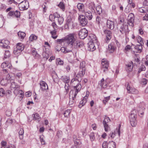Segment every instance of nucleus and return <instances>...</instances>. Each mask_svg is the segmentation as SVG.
Instances as JSON below:
<instances>
[{
	"mask_svg": "<svg viewBox=\"0 0 148 148\" xmlns=\"http://www.w3.org/2000/svg\"><path fill=\"white\" fill-rule=\"evenodd\" d=\"M104 33L106 35H112V33L110 30H109L108 29H105L104 30Z\"/></svg>",
	"mask_w": 148,
	"mask_h": 148,
	"instance_id": "obj_50",
	"label": "nucleus"
},
{
	"mask_svg": "<svg viewBox=\"0 0 148 148\" xmlns=\"http://www.w3.org/2000/svg\"><path fill=\"white\" fill-rule=\"evenodd\" d=\"M108 148H116V143L112 141H110L108 143Z\"/></svg>",
	"mask_w": 148,
	"mask_h": 148,
	"instance_id": "obj_23",
	"label": "nucleus"
},
{
	"mask_svg": "<svg viewBox=\"0 0 148 148\" xmlns=\"http://www.w3.org/2000/svg\"><path fill=\"white\" fill-rule=\"evenodd\" d=\"M86 65V64L84 61H82L81 62L80 64V69H85V67Z\"/></svg>",
	"mask_w": 148,
	"mask_h": 148,
	"instance_id": "obj_39",
	"label": "nucleus"
},
{
	"mask_svg": "<svg viewBox=\"0 0 148 148\" xmlns=\"http://www.w3.org/2000/svg\"><path fill=\"white\" fill-rule=\"evenodd\" d=\"M111 120L108 117L105 116L104 119L103 121V125L105 130L106 132L109 131L110 127L108 124V122H110Z\"/></svg>",
	"mask_w": 148,
	"mask_h": 148,
	"instance_id": "obj_7",
	"label": "nucleus"
},
{
	"mask_svg": "<svg viewBox=\"0 0 148 148\" xmlns=\"http://www.w3.org/2000/svg\"><path fill=\"white\" fill-rule=\"evenodd\" d=\"M60 79L65 84H67L69 82L70 79L69 77L65 75L62 76L61 77Z\"/></svg>",
	"mask_w": 148,
	"mask_h": 148,
	"instance_id": "obj_19",
	"label": "nucleus"
},
{
	"mask_svg": "<svg viewBox=\"0 0 148 148\" xmlns=\"http://www.w3.org/2000/svg\"><path fill=\"white\" fill-rule=\"evenodd\" d=\"M110 96H109L108 97H104V99L103 101V102L105 104H106V103L108 102V101L110 99Z\"/></svg>",
	"mask_w": 148,
	"mask_h": 148,
	"instance_id": "obj_56",
	"label": "nucleus"
},
{
	"mask_svg": "<svg viewBox=\"0 0 148 148\" xmlns=\"http://www.w3.org/2000/svg\"><path fill=\"white\" fill-rule=\"evenodd\" d=\"M73 28V26H72L70 25H69V24L66 23L64 25V28L66 29H69V28L72 29Z\"/></svg>",
	"mask_w": 148,
	"mask_h": 148,
	"instance_id": "obj_51",
	"label": "nucleus"
},
{
	"mask_svg": "<svg viewBox=\"0 0 148 148\" xmlns=\"http://www.w3.org/2000/svg\"><path fill=\"white\" fill-rule=\"evenodd\" d=\"M52 26H53L54 30H56L57 29V26L55 22L52 23Z\"/></svg>",
	"mask_w": 148,
	"mask_h": 148,
	"instance_id": "obj_61",
	"label": "nucleus"
},
{
	"mask_svg": "<svg viewBox=\"0 0 148 148\" xmlns=\"http://www.w3.org/2000/svg\"><path fill=\"white\" fill-rule=\"evenodd\" d=\"M96 10L97 14L100 15L102 12V10L101 8H100L99 7H97L96 8Z\"/></svg>",
	"mask_w": 148,
	"mask_h": 148,
	"instance_id": "obj_54",
	"label": "nucleus"
},
{
	"mask_svg": "<svg viewBox=\"0 0 148 148\" xmlns=\"http://www.w3.org/2000/svg\"><path fill=\"white\" fill-rule=\"evenodd\" d=\"M133 65L132 62V63L127 65V69L129 71H132L133 68Z\"/></svg>",
	"mask_w": 148,
	"mask_h": 148,
	"instance_id": "obj_40",
	"label": "nucleus"
},
{
	"mask_svg": "<svg viewBox=\"0 0 148 148\" xmlns=\"http://www.w3.org/2000/svg\"><path fill=\"white\" fill-rule=\"evenodd\" d=\"M127 86V89L129 93L133 94H137L138 93V91L135 88L132 87H130L128 83H127L125 84Z\"/></svg>",
	"mask_w": 148,
	"mask_h": 148,
	"instance_id": "obj_11",
	"label": "nucleus"
},
{
	"mask_svg": "<svg viewBox=\"0 0 148 148\" xmlns=\"http://www.w3.org/2000/svg\"><path fill=\"white\" fill-rule=\"evenodd\" d=\"M69 48V47H68L66 48L63 47H62L60 48V51L64 53L72 52L73 50L71 48L70 49H68Z\"/></svg>",
	"mask_w": 148,
	"mask_h": 148,
	"instance_id": "obj_22",
	"label": "nucleus"
},
{
	"mask_svg": "<svg viewBox=\"0 0 148 148\" xmlns=\"http://www.w3.org/2000/svg\"><path fill=\"white\" fill-rule=\"evenodd\" d=\"M117 28L120 32L122 34H123L125 32V28L123 24H121L120 23H118L117 25Z\"/></svg>",
	"mask_w": 148,
	"mask_h": 148,
	"instance_id": "obj_18",
	"label": "nucleus"
},
{
	"mask_svg": "<svg viewBox=\"0 0 148 148\" xmlns=\"http://www.w3.org/2000/svg\"><path fill=\"white\" fill-rule=\"evenodd\" d=\"M139 11L141 13H145L147 12V10L145 8L142 7L139 8Z\"/></svg>",
	"mask_w": 148,
	"mask_h": 148,
	"instance_id": "obj_52",
	"label": "nucleus"
},
{
	"mask_svg": "<svg viewBox=\"0 0 148 148\" xmlns=\"http://www.w3.org/2000/svg\"><path fill=\"white\" fill-rule=\"evenodd\" d=\"M137 114V112L135 110H133L131 111L129 116L130 123L132 127H135L136 125L137 122L136 120Z\"/></svg>",
	"mask_w": 148,
	"mask_h": 148,
	"instance_id": "obj_2",
	"label": "nucleus"
},
{
	"mask_svg": "<svg viewBox=\"0 0 148 148\" xmlns=\"http://www.w3.org/2000/svg\"><path fill=\"white\" fill-rule=\"evenodd\" d=\"M90 139L92 141L94 140L95 139V136L94 133L92 132L89 135Z\"/></svg>",
	"mask_w": 148,
	"mask_h": 148,
	"instance_id": "obj_46",
	"label": "nucleus"
},
{
	"mask_svg": "<svg viewBox=\"0 0 148 148\" xmlns=\"http://www.w3.org/2000/svg\"><path fill=\"white\" fill-rule=\"evenodd\" d=\"M56 30H53L50 32V33L51 35V37L54 39H56L58 37V36H56Z\"/></svg>",
	"mask_w": 148,
	"mask_h": 148,
	"instance_id": "obj_30",
	"label": "nucleus"
},
{
	"mask_svg": "<svg viewBox=\"0 0 148 148\" xmlns=\"http://www.w3.org/2000/svg\"><path fill=\"white\" fill-rule=\"evenodd\" d=\"M40 140L41 144L42 145H45V141L43 138V136H40Z\"/></svg>",
	"mask_w": 148,
	"mask_h": 148,
	"instance_id": "obj_58",
	"label": "nucleus"
},
{
	"mask_svg": "<svg viewBox=\"0 0 148 148\" xmlns=\"http://www.w3.org/2000/svg\"><path fill=\"white\" fill-rule=\"evenodd\" d=\"M10 55V51L8 50L5 51L3 59L9 57Z\"/></svg>",
	"mask_w": 148,
	"mask_h": 148,
	"instance_id": "obj_42",
	"label": "nucleus"
},
{
	"mask_svg": "<svg viewBox=\"0 0 148 148\" xmlns=\"http://www.w3.org/2000/svg\"><path fill=\"white\" fill-rule=\"evenodd\" d=\"M20 16V12L18 10L13 11H10L8 13L7 16L8 18H10L11 17L17 18H19Z\"/></svg>",
	"mask_w": 148,
	"mask_h": 148,
	"instance_id": "obj_5",
	"label": "nucleus"
},
{
	"mask_svg": "<svg viewBox=\"0 0 148 148\" xmlns=\"http://www.w3.org/2000/svg\"><path fill=\"white\" fill-rule=\"evenodd\" d=\"M42 56L44 58L47 59L49 57L48 54L46 52L44 51L42 53Z\"/></svg>",
	"mask_w": 148,
	"mask_h": 148,
	"instance_id": "obj_45",
	"label": "nucleus"
},
{
	"mask_svg": "<svg viewBox=\"0 0 148 148\" xmlns=\"http://www.w3.org/2000/svg\"><path fill=\"white\" fill-rule=\"evenodd\" d=\"M77 8L79 11L84 12V5L83 4L79 3L77 5Z\"/></svg>",
	"mask_w": 148,
	"mask_h": 148,
	"instance_id": "obj_27",
	"label": "nucleus"
},
{
	"mask_svg": "<svg viewBox=\"0 0 148 148\" xmlns=\"http://www.w3.org/2000/svg\"><path fill=\"white\" fill-rule=\"evenodd\" d=\"M73 87L74 90H75V92H74L73 97L72 96L71 100L70 99L69 103L71 105L74 102V99L76 98L78 92L80 91L82 88V86L81 85L78 84L76 85V86H74Z\"/></svg>",
	"mask_w": 148,
	"mask_h": 148,
	"instance_id": "obj_3",
	"label": "nucleus"
},
{
	"mask_svg": "<svg viewBox=\"0 0 148 148\" xmlns=\"http://www.w3.org/2000/svg\"><path fill=\"white\" fill-rule=\"evenodd\" d=\"M19 38L21 41L23 40L25 36V33L23 32L19 31L18 33Z\"/></svg>",
	"mask_w": 148,
	"mask_h": 148,
	"instance_id": "obj_20",
	"label": "nucleus"
},
{
	"mask_svg": "<svg viewBox=\"0 0 148 148\" xmlns=\"http://www.w3.org/2000/svg\"><path fill=\"white\" fill-rule=\"evenodd\" d=\"M85 16L89 20H91L92 17V13L90 11L84 12Z\"/></svg>",
	"mask_w": 148,
	"mask_h": 148,
	"instance_id": "obj_21",
	"label": "nucleus"
},
{
	"mask_svg": "<svg viewBox=\"0 0 148 148\" xmlns=\"http://www.w3.org/2000/svg\"><path fill=\"white\" fill-rule=\"evenodd\" d=\"M96 39L94 38L92 39V38L90 40L88 44V50L91 51H93L96 49L95 45L94 44V41H97Z\"/></svg>",
	"mask_w": 148,
	"mask_h": 148,
	"instance_id": "obj_8",
	"label": "nucleus"
},
{
	"mask_svg": "<svg viewBox=\"0 0 148 148\" xmlns=\"http://www.w3.org/2000/svg\"><path fill=\"white\" fill-rule=\"evenodd\" d=\"M10 88L11 90L15 89L14 93L15 94H16L17 93L18 91L19 90V86L15 82H13L11 83Z\"/></svg>",
	"mask_w": 148,
	"mask_h": 148,
	"instance_id": "obj_14",
	"label": "nucleus"
},
{
	"mask_svg": "<svg viewBox=\"0 0 148 148\" xmlns=\"http://www.w3.org/2000/svg\"><path fill=\"white\" fill-rule=\"evenodd\" d=\"M88 35V31L85 29L83 28L80 30L79 33V38L81 39H84Z\"/></svg>",
	"mask_w": 148,
	"mask_h": 148,
	"instance_id": "obj_10",
	"label": "nucleus"
},
{
	"mask_svg": "<svg viewBox=\"0 0 148 148\" xmlns=\"http://www.w3.org/2000/svg\"><path fill=\"white\" fill-rule=\"evenodd\" d=\"M85 69H80V70L79 71V72L77 74H79V75H81L82 76H83L85 73Z\"/></svg>",
	"mask_w": 148,
	"mask_h": 148,
	"instance_id": "obj_53",
	"label": "nucleus"
},
{
	"mask_svg": "<svg viewBox=\"0 0 148 148\" xmlns=\"http://www.w3.org/2000/svg\"><path fill=\"white\" fill-rule=\"evenodd\" d=\"M19 8L21 10H27L29 7V3L28 1H22L18 5Z\"/></svg>",
	"mask_w": 148,
	"mask_h": 148,
	"instance_id": "obj_9",
	"label": "nucleus"
},
{
	"mask_svg": "<svg viewBox=\"0 0 148 148\" xmlns=\"http://www.w3.org/2000/svg\"><path fill=\"white\" fill-rule=\"evenodd\" d=\"M12 92L10 90H8L6 91L5 94L6 96L8 99H9L10 96H11Z\"/></svg>",
	"mask_w": 148,
	"mask_h": 148,
	"instance_id": "obj_49",
	"label": "nucleus"
},
{
	"mask_svg": "<svg viewBox=\"0 0 148 148\" xmlns=\"http://www.w3.org/2000/svg\"><path fill=\"white\" fill-rule=\"evenodd\" d=\"M131 47L129 45L126 46L125 48V50L126 51H129L131 49Z\"/></svg>",
	"mask_w": 148,
	"mask_h": 148,
	"instance_id": "obj_64",
	"label": "nucleus"
},
{
	"mask_svg": "<svg viewBox=\"0 0 148 148\" xmlns=\"http://www.w3.org/2000/svg\"><path fill=\"white\" fill-rule=\"evenodd\" d=\"M137 40L138 42L140 44V45H144V43L143 40V39L140 36H138Z\"/></svg>",
	"mask_w": 148,
	"mask_h": 148,
	"instance_id": "obj_43",
	"label": "nucleus"
},
{
	"mask_svg": "<svg viewBox=\"0 0 148 148\" xmlns=\"http://www.w3.org/2000/svg\"><path fill=\"white\" fill-rule=\"evenodd\" d=\"M74 33L70 34L65 38V40L68 45V47L70 48L73 50L75 48L76 38Z\"/></svg>",
	"mask_w": 148,
	"mask_h": 148,
	"instance_id": "obj_1",
	"label": "nucleus"
},
{
	"mask_svg": "<svg viewBox=\"0 0 148 148\" xmlns=\"http://www.w3.org/2000/svg\"><path fill=\"white\" fill-rule=\"evenodd\" d=\"M112 37V35H106V39L105 40V42L108 43L110 40L111 39Z\"/></svg>",
	"mask_w": 148,
	"mask_h": 148,
	"instance_id": "obj_44",
	"label": "nucleus"
},
{
	"mask_svg": "<svg viewBox=\"0 0 148 148\" xmlns=\"http://www.w3.org/2000/svg\"><path fill=\"white\" fill-rule=\"evenodd\" d=\"M82 76L81 75H79V74H77V76L75 77L72 79L71 81V83H72L75 81L76 80H77L78 83L77 84H79V82H80L82 79Z\"/></svg>",
	"mask_w": 148,
	"mask_h": 148,
	"instance_id": "obj_16",
	"label": "nucleus"
},
{
	"mask_svg": "<svg viewBox=\"0 0 148 148\" xmlns=\"http://www.w3.org/2000/svg\"><path fill=\"white\" fill-rule=\"evenodd\" d=\"M40 88L42 91H45L48 89L47 84L43 81H41L40 82Z\"/></svg>",
	"mask_w": 148,
	"mask_h": 148,
	"instance_id": "obj_15",
	"label": "nucleus"
},
{
	"mask_svg": "<svg viewBox=\"0 0 148 148\" xmlns=\"http://www.w3.org/2000/svg\"><path fill=\"white\" fill-rule=\"evenodd\" d=\"M66 23L73 26V23L72 19L70 16H68L66 19Z\"/></svg>",
	"mask_w": 148,
	"mask_h": 148,
	"instance_id": "obj_32",
	"label": "nucleus"
},
{
	"mask_svg": "<svg viewBox=\"0 0 148 148\" xmlns=\"http://www.w3.org/2000/svg\"><path fill=\"white\" fill-rule=\"evenodd\" d=\"M142 46L140 45H137L135 46L134 48L137 51V52L140 53L142 51Z\"/></svg>",
	"mask_w": 148,
	"mask_h": 148,
	"instance_id": "obj_24",
	"label": "nucleus"
},
{
	"mask_svg": "<svg viewBox=\"0 0 148 148\" xmlns=\"http://www.w3.org/2000/svg\"><path fill=\"white\" fill-rule=\"evenodd\" d=\"M96 23L100 26V25L102 23L101 18L100 17L97 16L96 18Z\"/></svg>",
	"mask_w": 148,
	"mask_h": 148,
	"instance_id": "obj_38",
	"label": "nucleus"
},
{
	"mask_svg": "<svg viewBox=\"0 0 148 148\" xmlns=\"http://www.w3.org/2000/svg\"><path fill=\"white\" fill-rule=\"evenodd\" d=\"M108 49L110 52L112 53L116 50V48L115 46L111 44L108 45Z\"/></svg>",
	"mask_w": 148,
	"mask_h": 148,
	"instance_id": "obj_26",
	"label": "nucleus"
},
{
	"mask_svg": "<svg viewBox=\"0 0 148 148\" xmlns=\"http://www.w3.org/2000/svg\"><path fill=\"white\" fill-rule=\"evenodd\" d=\"M8 80L7 79H3L1 81L0 84L2 85H5L7 83Z\"/></svg>",
	"mask_w": 148,
	"mask_h": 148,
	"instance_id": "obj_41",
	"label": "nucleus"
},
{
	"mask_svg": "<svg viewBox=\"0 0 148 148\" xmlns=\"http://www.w3.org/2000/svg\"><path fill=\"white\" fill-rule=\"evenodd\" d=\"M32 116L33 117L34 120L38 122H39L40 117L38 113H36L35 114H33Z\"/></svg>",
	"mask_w": 148,
	"mask_h": 148,
	"instance_id": "obj_25",
	"label": "nucleus"
},
{
	"mask_svg": "<svg viewBox=\"0 0 148 148\" xmlns=\"http://www.w3.org/2000/svg\"><path fill=\"white\" fill-rule=\"evenodd\" d=\"M37 39V37L35 35L32 34L29 38V40L30 41H33Z\"/></svg>",
	"mask_w": 148,
	"mask_h": 148,
	"instance_id": "obj_33",
	"label": "nucleus"
},
{
	"mask_svg": "<svg viewBox=\"0 0 148 148\" xmlns=\"http://www.w3.org/2000/svg\"><path fill=\"white\" fill-rule=\"evenodd\" d=\"M16 47L22 51L24 49V46L23 44L19 43L17 44Z\"/></svg>",
	"mask_w": 148,
	"mask_h": 148,
	"instance_id": "obj_29",
	"label": "nucleus"
},
{
	"mask_svg": "<svg viewBox=\"0 0 148 148\" xmlns=\"http://www.w3.org/2000/svg\"><path fill=\"white\" fill-rule=\"evenodd\" d=\"M69 85L68 83L65 84L64 88L65 89L66 91V92H68L69 91Z\"/></svg>",
	"mask_w": 148,
	"mask_h": 148,
	"instance_id": "obj_62",
	"label": "nucleus"
},
{
	"mask_svg": "<svg viewBox=\"0 0 148 148\" xmlns=\"http://www.w3.org/2000/svg\"><path fill=\"white\" fill-rule=\"evenodd\" d=\"M83 46V44L82 42H76L75 48H80Z\"/></svg>",
	"mask_w": 148,
	"mask_h": 148,
	"instance_id": "obj_48",
	"label": "nucleus"
},
{
	"mask_svg": "<svg viewBox=\"0 0 148 148\" xmlns=\"http://www.w3.org/2000/svg\"><path fill=\"white\" fill-rule=\"evenodd\" d=\"M5 92L3 88H0V96H3L5 95Z\"/></svg>",
	"mask_w": 148,
	"mask_h": 148,
	"instance_id": "obj_55",
	"label": "nucleus"
},
{
	"mask_svg": "<svg viewBox=\"0 0 148 148\" xmlns=\"http://www.w3.org/2000/svg\"><path fill=\"white\" fill-rule=\"evenodd\" d=\"M64 21V18L62 16H59L58 18V22L59 24L60 25L62 24Z\"/></svg>",
	"mask_w": 148,
	"mask_h": 148,
	"instance_id": "obj_47",
	"label": "nucleus"
},
{
	"mask_svg": "<svg viewBox=\"0 0 148 148\" xmlns=\"http://www.w3.org/2000/svg\"><path fill=\"white\" fill-rule=\"evenodd\" d=\"M70 112L71 111L70 110L68 109L66 110L64 113V117L68 118L70 115Z\"/></svg>",
	"mask_w": 148,
	"mask_h": 148,
	"instance_id": "obj_37",
	"label": "nucleus"
},
{
	"mask_svg": "<svg viewBox=\"0 0 148 148\" xmlns=\"http://www.w3.org/2000/svg\"><path fill=\"white\" fill-rule=\"evenodd\" d=\"M107 26L109 29L112 30L114 27V23L113 21L108 20L107 22Z\"/></svg>",
	"mask_w": 148,
	"mask_h": 148,
	"instance_id": "obj_17",
	"label": "nucleus"
},
{
	"mask_svg": "<svg viewBox=\"0 0 148 148\" xmlns=\"http://www.w3.org/2000/svg\"><path fill=\"white\" fill-rule=\"evenodd\" d=\"M19 49H18L16 47L15 48L13 51L14 53L16 55H19L22 52Z\"/></svg>",
	"mask_w": 148,
	"mask_h": 148,
	"instance_id": "obj_34",
	"label": "nucleus"
},
{
	"mask_svg": "<svg viewBox=\"0 0 148 148\" xmlns=\"http://www.w3.org/2000/svg\"><path fill=\"white\" fill-rule=\"evenodd\" d=\"M103 148H108V143L106 142H104L102 144Z\"/></svg>",
	"mask_w": 148,
	"mask_h": 148,
	"instance_id": "obj_60",
	"label": "nucleus"
},
{
	"mask_svg": "<svg viewBox=\"0 0 148 148\" xmlns=\"http://www.w3.org/2000/svg\"><path fill=\"white\" fill-rule=\"evenodd\" d=\"M58 6L63 11L65 9V5L63 2H60Z\"/></svg>",
	"mask_w": 148,
	"mask_h": 148,
	"instance_id": "obj_36",
	"label": "nucleus"
},
{
	"mask_svg": "<svg viewBox=\"0 0 148 148\" xmlns=\"http://www.w3.org/2000/svg\"><path fill=\"white\" fill-rule=\"evenodd\" d=\"M101 69L104 72L108 71L109 62L106 59H103L101 60Z\"/></svg>",
	"mask_w": 148,
	"mask_h": 148,
	"instance_id": "obj_6",
	"label": "nucleus"
},
{
	"mask_svg": "<svg viewBox=\"0 0 148 148\" xmlns=\"http://www.w3.org/2000/svg\"><path fill=\"white\" fill-rule=\"evenodd\" d=\"M60 45H58L56 46L55 48V52L60 51Z\"/></svg>",
	"mask_w": 148,
	"mask_h": 148,
	"instance_id": "obj_63",
	"label": "nucleus"
},
{
	"mask_svg": "<svg viewBox=\"0 0 148 148\" xmlns=\"http://www.w3.org/2000/svg\"><path fill=\"white\" fill-rule=\"evenodd\" d=\"M74 143L76 146H77L78 147H80L81 146V142L79 139H77L75 140H74Z\"/></svg>",
	"mask_w": 148,
	"mask_h": 148,
	"instance_id": "obj_31",
	"label": "nucleus"
},
{
	"mask_svg": "<svg viewBox=\"0 0 148 148\" xmlns=\"http://www.w3.org/2000/svg\"><path fill=\"white\" fill-rule=\"evenodd\" d=\"M32 53V55L34 56H36L38 53L37 52L35 51V49H32L31 50Z\"/></svg>",
	"mask_w": 148,
	"mask_h": 148,
	"instance_id": "obj_59",
	"label": "nucleus"
},
{
	"mask_svg": "<svg viewBox=\"0 0 148 148\" xmlns=\"http://www.w3.org/2000/svg\"><path fill=\"white\" fill-rule=\"evenodd\" d=\"M87 100L86 99V98H83L82 101H81L79 103V104L78 105V107L79 108H81L82 106H84L87 102Z\"/></svg>",
	"mask_w": 148,
	"mask_h": 148,
	"instance_id": "obj_28",
	"label": "nucleus"
},
{
	"mask_svg": "<svg viewBox=\"0 0 148 148\" xmlns=\"http://www.w3.org/2000/svg\"><path fill=\"white\" fill-rule=\"evenodd\" d=\"M8 62L7 61L3 62L1 65V67L2 68H4L7 67V66L8 67Z\"/></svg>",
	"mask_w": 148,
	"mask_h": 148,
	"instance_id": "obj_57",
	"label": "nucleus"
},
{
	"mask_svg": "<svg viewBox=\"0 0 148 148\" xmlns=\"http://www.w3.org/2000/svg\"><path fill=\"white\" fill-rule=\"evenodd\" d=\"M9 43L10 42L8 40L3 39L0 42V46L3 48L8 49L10 47L8 46Z\"/></svg>",
	"mask_w": 148,
	"mask_h": 148,
	"instance_id": "obj_13",
	"label": "nucleus"
},
{
	"mask_svg": "<svg viewBox=\"0 0 148 148\" xmlns=\"http://www.w3.org/2000/svg\"><path fill=\"white\" fill-rule=\"evenodd\" d=\"M109 78H107L105 81L103 78L99 83V85L101 87L103 88H106L107 87V84L110 83Z\"/></svg>",
	"mask_w": 148,
	"mask_h": 148,
	"instance_id": "obj_12",
	"label": "nucleus"
},
{
	"mask_svg": "<svg viewBox=\"0 0 148 148\" xmlns=\"http://www.w3.org/2000/svg\"><path fill=\"white\" fill-rule=\"evenodd\" d=\"M4 23L3 17L2 15H0V28L2 27Z\"/></svg>",
	"mask_w": 148,
	"mask_h": 148,
	"instance_id": "obj_35",
	"label": "nucleus"
},
{
	"mask_svg": "<svg viewBox=\"0 0 148 148\" xmlns=\"http://www.w3.org/2000/svg\"><path fill=\"white\" fill-rule=\"evenodd\" d=\"M78 20L80 25L82 26H86L88 23L87 19L84 15H79L78 17Z\"/></svg>",
	"mask_w": 148,
	"mask_h": 148,
	"instance_id": "obj_4",
	"label": "nucleus"
}]
</instances>
